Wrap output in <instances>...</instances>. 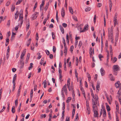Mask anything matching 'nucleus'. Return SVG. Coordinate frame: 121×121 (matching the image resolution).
Instances as JSON below:
<instances>
[{
    "instance_id": "1",
    "label": "nucleus",
    "mask_w": 121,
    "mask_h": 121,
    "mask_svg": "<svg viewBox=\"0 0 121 121\" xmlns=\"http://www.w3.org/2000/svg\"><path fill=\"white\" fill-rule=\"evenodd\" d=\"M64 91L66 95H67V91L66 87V85L65 84L64 86L62 88L61 90V95L62 97H63V99H65V95H64Z\"/></svg>"
},
{
    "instance_id": "2",
    "label": "nucleus",
    "mask_w": 121,
    "mask_h": 121,
    "mask_svg": "<svg viewBox=\"0 0 121 121\" xmlns=\"http://www.w3.org/2000/svg\"><path fill=\"white\" fill-rule=\"evenodd\" d=\"M62 42L64 44V47L65 48L64 49V53H65V56H66V55L67 54V48L66 47V44L65 43V40L64 38H62Z\"/></svg>"
},
{
    "instance_id": "3",
    "label": "nucleus",
    "mask_w": 121,
    "mask_h": 121,
    "mask_svg": "<svg viewBox=\"0 0 121 121\" xmlns=\"http://www.w3.org/2000/svg\"><path fill=\"white\" fill-rule=\"evenodd\" d=\"M108 36L110 37L112 36V27H111V28H108Z\"/></svg>"
},
{
    "instance_id": "4",
    "label": "nucleus",
    "mask_w": 121,
    "mask_h": 121,
    "mask_svg": "<svg viewBox=\"0 0 121 121\" xmlns=\"http://www.w3.org/2000/svg\"><path fill=\"white\" fill-rule=\"evenodd\" d=\"M92 108L93 109H95V105H96L97 104V100H94L93 99H92Z\"/></svg>"
},
{
    "instance_id": "5",
    "label": "nucleus",
    "mask_w": 121,
    "mask_h": 121,
    "mask_svg": "<svg viewBox=\"0 0 121 121\" xmlns=\"http://www.w3.org/2000/svg\"><path fill=\"white\" fill-rule=\"evenodd\" d=\"M113 69L114 70V72H115V71H117L120 70L119 67L117 65L113 66Z\"/></svg>"
},
{
    "instance_id": "6",
    "label": "nucleus",
    "mask_w": 121,
    "mask_h": 121,
    "mask_svg": "<svg viewBox=\"0 0 121 121\" xmlns=\"http://www.w3.org/2000/svg\"><path fill=\"white\" fill-rule=\"evenodd\" d=\"M69 91H74L73 90V82H71L70 86L67 87Z\"/></svg>"
},
{
    "instance_id": "7",
    "label": "nucleus",
    "mask_w": 121,
    "mask_h": 121,
    "mask_svg": "<svg viewBox=\"0 0 121 121\" xmlns=\"http://www.w3.org/2000/svg\"><path fill=\"white\" fill-rule=\"evenodd\" d=\"M21 21V25L22 24L23 22V14L22 13H21L20 14L19 16V21Z\"/></svg>"
},
{
    "instance_id": "8",
    "label": "nucleus",
    "mask_w": 121,
    "mask_h": 121,
    "mask_svg": "<svg viewBox=\"0 0 121 121\" xmlns=\"http://www.w3.org/2000/svg\"><path fill=\"white\" fill-rule=\"evenodd\" d=\"M65 14V12L63 7L62 8L61 11V15L62 17H64Z\"/></svg>"
},
{
    "instance_id": "9",
    "label": "nucleus",
    "mask_w": 121,
    "mask_h": 121,
    "mask_svg": "<svg viewBox=\"0 0 121 121\" xmlns=\"http://www.w3.org/2000/svg\"><path fill=\"white\" fill-rule=\"evenodd\" d=\"M38 15V13L37 12H35L32 15V19L33 20L35 19L37 17Z\"/></svg>"
},
{
    "instance_id": "10",
    "label": "nucleus",
    "mask_w": 121,
    "mask_h": 121,
    "mask_svg": "<svg viewBox=\"0 0 121 121\" xmlns=\"http://www.w3.org/2000/svg\"><path fill=\"white\" fill-rule=\"evenodd\" d=\"M88 27V24H86L85 25L83 29L82 30V31H81V32H85L87 30V29Z\"/></svg>"
},
{
    "instance_id": "11",
    "label": "nucleus",
    "mask_w": 121,
    "mask_h": 121,
    "mask_svg": "<svg viewBox=\"0 0 121 121\" xmlns=\"http://www.w3.org/2000/svg\"><path fill=\"white\" fill-rule=\"evenodd\" d=\"M94 112V117H98V113L97 111L95 109H93Z\"/></svg>"
},
{
    "instance_id": "12",
    "label": "nucleus",
    "mask_w": 121,
    "mask_h": 121,
    "mask_svg": "<svg viewBox=\"0 0 121 121\" xmlns=\"http://www.w3.org/2000/svg\"><path fill=\"white\" fill-rule=\"evenodd\" d=\"M30 25V23L29 22V20L28 22H27L26 24V31H27L28 30L29 28V26Z\"/></svg>"
},
{
    "instance_id": "13",
    "label": "nucleus",
    "mask_w": 121,
    "mask_h": 121,
    "mask_svg": "<svg viewBox=\"0 0 121 121\" xmlns=\"http://www.w3.org/2000/svg\"><path fill=\"white\" fill-rule=\"evenodd\" d=\"M101 75L102 76H104L105 74V71L103 68L102 67L100 70Z\"/></svg>"
},
{
    "instance_id": "14",
    "label": "nucleus",
    "mask_w": 121,
    "mask_h": 121,
    "mask_svg": "<svg viewBox=\"0 0 121 121\" xmlns=\"http://www.w3.org/2000/svg\"><path fill=\"white\" fill-rule=\"evenodd\" d=\"M86 108L88 111V114L89 115L90 113V109L89 105V104H86Z\"/></svg>"
},
{
    "instance_id": "15",
    "label": "nucleus",
    "mask_w": 121,
    "mask_h": 121,
    "mask_svg": "<svg viewBox=\"0 0 121 121\" xmlns=\"http://www.w3.org/2000/svg\"><path fill=\"white\" fill-rule=\"evenodd\" d=\"M120 84V82L119 81H117L116 83H115V85L116 88H117L119 87Z\"/></svg>"
},
{
    "instance_id": "16",
    "label": "nucleus",
    "mask_w": 121,
    "mask_h": 121,
    "mask_svg": "<svg viewBox=\"0 0 121 121\" xmlns=\"http://www.w3.org/2000/svg\"><path fill=\"white\" fill-rule=\"evenodd\" d=\"M103 109V117H105L106 116V112L105 110V108H104L103 107L102 108Z\"/></svg>"
},
{
    "instance_id": "17",
    "label": "nucleus",
    "mask_w": 121,
    "mask_h": 121,
    "mask_svg": "<svg viewBox=\"0 0 121 121\" xmlns=\"http://www.w3.org/2000/svg\"><path fill=\"white\" fill-rule=\"evenodd\" d=\"M109 78L111 80L114 81L115 80V78L112 74H110Z\"/></svg>"
},
{
    "instance_id": "18",
    "label": "nucleus",
    "mask_w": 121,
    "mask_h": 121,
    "mask_svg": "<svg viewBox=\"0 0 121 121\" xmlns=\"http://www.w3.org/2000/svg\"><path fill=\"white\" fill-rule=\"evenodd\" d=\"M92 52H93V53H94V48L93 49V50H92V47H90V52L89 53L90 55H92Z\"/></svg>"
},
{
    "instance_id": "19",
    "label": "nucleus",
    "mask_w": 121,
    "mask_h": 121,
    "mask_svg": "<svg viewBox=\"0 0 121 121\" xmlns=\"http://www.w3.org/2000/svg\"><path fill=\"white\" fill-rule=\"evenodd\" d=\"M19 16V13H18V11H17L16 13H15V18H14L15 19H17Z\"/></svg>"
},
{
    "instance_id": "20",
    "label": "nucleus",
    "mask_w": 121,
    "mask_h": 121,
    "mask_svg": "<svg viewBox=\"0 0 121 121\" xmlns=\"http://www.w3.org/2000/svg\"><path fill=\"white\" fill-rule=\"evenodd\" d=\"M106 109L108 112V111H109L110 110V108L108 104L106 103Z\"/></svg>"
},
{
    "instance_id": "21",
    "label": "nucleus",
    "mask_w": 121,
    "mask_h": 121,
    "mask_svg": "<svg viewBox=\"0 0 121 121\" xmlns=\"http://www.w3.org/2000/svg\"><path fill=\"white\" fill-rule=\"evenodd\" d=\"M82 26L83 25H80L78 27V30H79L80 31V33H82L83 32H81V31H82V28L81 27V26Z\"/></svg>"
},
{
    "instance_id": "22",
    "label": "nucleus",
    "mask_w": 121,
    "mask_h": 121,
    "mask_svg": "<svg viewBox=\"0 0 121 121\" xmlns=\"http://www.w3.org/2000/svg\"><path fill=\"white\" fill-rule=\"evenodd\" d=\"M59 27L62 33L63 34H64V30L63 28L61 25L59 26Z\"/></svg>"
},
{
    "instance_id": "23",
    "label": "nucleus",
    "mask_w": 121,
    "mask_h": 121,
    "mask_svg": "<svg viewBox=\"0 0 121 121\" xmlns=\"http://www.w3.org/2000/svg\"><path fill=\"white\" fill-rule=\"evenodd\" d=\"M101 49L103 48V36L101 34Z\"/></svg>"
},
{
    "instance_id": "24",
    "label": "nucleus",
    "mask_w": 121,
    "mask_h": 121,
    "mask_svg": "<svg viewBox=\"0 0 121 121\" xmlns=\"http://www.w3.org/2000/svg\"><path fill=\"white\" fill-rule=\"evenodd\" d=\"M70 78H69L67 80V87H69L70 86Z\"/></svg>"
},
{
    "instance_id": "25",
    "label": "nucleus",
    "mask_w": 121,
    "mask_h": 121,
    "mask_svg": "<svg viewBox=\"0 0 121 121\" xmlns=\"http://www.w3.org/2000/svg\"><path fill=\"white\" fill-rule=\"evenodd\" d=\"M30 54L29 53H28L27 56V57L26 58V62H27L29 60L30 57Z\"/></svg>"
},
{
    "instance_id": "26",
    "label": "nucleus",
    "mask_w": 121,
    "mask_h": 121,
    "mask_svg": "<svg viewBox=\"0 0 121 121\" xmlns=\"http://www.w3.org/2000/svg\"><path fill=\"white\" fill-rule=\"evenodd\" d=\"M96 88L97 90H99L100 89L99 84L98 83L96 86Z\"/></svg>"
},
{
    "instance_id": "27",
    "label": "nucleus",
    "mask_w": 121,
    "mask_h": 121,
    "mask_svg": "<svg viewBox=\"0 0 121 121\" xmlns=\"http://www.w3.org/2000/svg\"><path fill=\"white\" fill-rule=\"evenodd\" d=\"M69 11L70 12L72 13V14H73V9L72 7H69Z\"/></svg>"
},
{
    "instance_id": "28",
    "label": "nucleus",
    "mask_w": 121,
    "mask_h": 121,
    "mask_svg": "<svg viewBox=\"0 0 121 121\" xmlns=\"http://www.w3.org/2000/svg\"><path fill=\"white\" fill-rule=\"evenodd\" d=\"M12 112L13 113H14L15 112V107L14 106H13L12 108Z\"/></svg>"
},
{
    "instance_id": "29",
    "label": "nucleus",
    "mask_w": 121,
    "mask_h": 121,
    "mask_svg": "<svg viewBox=\"0 0 121 121\" xmlns=\"http://www.w3.org/2000/svg\"><path fill=\"white\" fill-rule=\"evenodd\" d=\"M30 38L29 39V40L27 42L26 45L28 47L29 46L30 44Z\"/></svg>"
},
{
    "instance_id": "30",
    "label": "nucleus",
    "mask_w": 121,
    "mask_h": 121,
    "mask_svg": "<svg viewBox=\"0 0 121 121\" xmlns=\"http://www.w3.org/2000/svg\"><path fill=\"white\" fill-rule=\"evenodd\" d=\"M75 77L77 78V79H78V73H77V70H75Z\"/></svg>"
},
{
    "instance_id": "31",
    "label": "nucleus",
    "mask_w": 121,
    "mask_h": 121,
    "mask_svg": "<svg viewBox=\"0 0 121 121\" xmlns=\"http://www.w3.org/2000/svg\"><path fill=\"white\" fill-rule=\"evenodd\" d=\"M23 0H18L16 2V4L18 5L20 4Z\"/></svg>"
},
{
    "instance_id": "32",
    "label": "nucleus",
    "mask_w": 121,
    "mask_h": 121,
    "mask_svg": "<svg viewBox=\"0 0 121 121\" xmlns=\"http://www.w3.org/2000/svg\"><path fill=\"white\" fill-rule=\"evenodd\" d=\"M71 99V98L70 97H69L68 98V99L67 100L66 102L67 103H68L70 101Z\"/></svg>"
},
{
    "instance_id": "33",
    "label": "nucleus",
    "mask_w": 121,
    "mask_h": 121,
    "mask_svg": "<svg viewBox=\"0 0 121 121\" xmlns=\"http://www.w3.org/2000/svg\"><path fill=\"white\" fill-rule=\"evenodd\" d=\"M18 99L17 98L15 100V105L16 106H17L18 104Z\"/></svg>"
},
{
    "instance_id": "34",
    "label": "nucleus",
    "mask_w": 121,
    "mask_h": 121,
    "mask_svg": "<svg viewBox=\"0 0 121 121\" xmlns=\"http://www.w3.org/2000/svg\"><path fill=\"white\" fill-rule=\"evenodd\" d=\"M30 31H29L27 34V36L26 37V39H27L29 37V36L30 35Z\"/></svg>"
},
{
    "instance_id": "35",
    "label": "nucleus",
    "mask_w": 121,
    "mask_h": 121,
    "mask_svg": "<svg viewBox=\"0 0 121 121\" xmlns=\"http://www.w3.org/2000/svg\"><path fill=\"white\" fill-rule=\"evenodd\" d=\"M52 38L53 39H54L55 38V33L54 32H52Z\"/></svg>"
},
{
    "instance_id": "36",
    "label": "nucleus",
    "mask_w": 121,
    "mask_h": 121,
    "mask_svg": "<svg viewBox=\"0 0 121 121\" xmlns=\"http://www.w3.org/2000/svg\"><path fill=\"white\" fill-rule=\"evenodd\" d=\"M80 90L81 91H82V93H85V92L83 88L82 87H80Z\"/></svg>"
},
{
    "instance_id": "37",
    "label": "nucleus",
    "mask_w": 121,
    "mask_h": 121,
    "mask_svg": "<svg viewBox=\"0 0 121 121\" xmlns=\"http://www.w3.org/2000/svg\"><path fill=\"white\" fill-rule=\"evenodd\" d=\"M91 9V8H90L88 7L86 8L85 9V11L86 12H88Z\"/></svg>"
},
{
    "instance_id": "38",
    "label": "nucleus",
    "mask_w": 121,
    "mask_h": 121,
    "mask_svg": "<svg viewBox=\"0 0 121 121\" xmlns=\"http://www.w3.org/2000/svg\"><path fill=\"white\" fill-rule=\"evenodd\" d=\"M66 62H64V69L65 71H66Z\"/></svg>"
},
{
    "instance_id": "39",
    "label": "nucleus",
    "mask_w": 121,
    "mask_h": 121,
    "mask_svg": "<svg viewBox=\"0 0 121 121\" xmlns=\"http://www.w3.org/2000/svg\"><path fill=\"white\" fill-rule=\"evenodd\" d=\"M16 33H14L13 32H12V36H11V39H12L13 38L14 39V35H16Z\"/></svg>"
},
{
    "instance_id": "40",
    "label": "nucleus",
    "mask_w": 121,
    "mask_h": 121,
    "mask_svg": "<svg viewBox=\"0 0 121 121\" xmlns=\"http://www.w3.org/2000/svg\"><path fill=\"white\" fill-rule=\"evenodd\" d=\"M117 94L120 96L121 95V88H120Z\"/></svg>"
},
{
    "instance_id": "41",
    "label": "nucleus",
    "mask_w": 121,
    "mask_h": 121,
    "mask_svg": "<svg viewBox=\"0 0 121 121\" xmlns=\"http://www.w3.org/2000/svg\"><path fill=\"white\" fill-rule=\"evenodd\" d=\"M58 71L59 72V75H61V71L60 68H59Z\"/></svg>"
},
{
    "instance_id": "42",
    "label": "nucleus",
    "mask_w": 121,
    "mask_h": 121,
    "mask_svg": "<svg viewBox=\"0 0 121 121\" xmlns=\"http://www.w3.org/2000/svg\"><path fill=\"white\" fill-rule=\"evenodd\" d=\"M82 44V42L81 41H80L79 43L78 46L79 48H80Z\"/></svg>"
},
{
    "instance_id": "43",
    "label": "nucleus",
    "mask_w": 121,
    "mask_h": 121,
    "mask_svg": "<svg viewBox=\"0 0 121 121\" xmlns=\"http://www.w3.org/2000/svg\"><path fill=\"white\" fill-rule=\"evenodd\" d=\"M37 2H36V3H35V5L34 6V7L33 8V10L34 11L35 10V9L36 8L37 6Z\"/></svg>"
},
{
    "instance_id": "44",
    "label": "nucleus",
    "mask_w": 121,
    "mask_h": 121,
    "mask_svg": "<svg viewBox=\"0 0 121 121\" xmlns=\"http://www.w3.org/2000/svg\"><path fill=\"white\" fill-rule=\"evenodd\" d=\"M104 26H106V22L105 20V16L104 15Z\"/></svg>"
},
{
    "instance_id": "45",
    "label": "nucleus",
    "mask_w": 121,
    "mask_h": 121,
    "mask_svg": "<svg viewBox=\"0 0 121 121\" xmlns=\"http://www.w3.org/2000/svg\"><path fill=\"white\" fill-rule=\"evenodd\" d=\"M73 46H72L70 47V51L71 53L73 52Z\"/></svg>"
},
{
    "instance_id": "46",
    "label": "nucleus",
    "mask_w": 121,
    "mask_h": 121,
    "mask_svg": "<svg viewBox=\"0 0 121 121\" xmlns=\"http://www.w3.org/2000/svg\"><path fill=\"white\" fill-rule=\"evenodd\" d=\"M76 66H78V58L77 57H76Z\"/></svg>"
},
{
    "instance_id": "47",
    "label": "nucleus",
    "mask_w": 121,
    "mask_h": 121,
    "mask_svg": "<svg viewBox=\"0 0 121 121\" xmlns=\"http://www.w3.org/2000/svg\"><path fill=\"white\" fill-rule=\"evenodd\" d=\"M56 20H57V21L58 22V12L57 11V12L56 13Z\"/></svg>"
},
{
    "instance_id": "48",
    "label": "nucleus",
    "mask_w": 121,
    "mask_h": 121,
    "mask_svg": "<svg viewBox=\"0 0 121 121\" xmlns=\"http://www.w3.org/2000/svg\"><path fill=\"white\" fill-rule=\"evenodd\" d=\"M116 109L117 110L116 112H118L119 111V106L118 105H116Z\"/></svg>"
},
{
    "instance_id": "49",
    "label": "nucleus",
    "mask_w": 121,
    "mask_h": 121,
    "mask_svg": "<svg viewBox=\"0 0 121 121\" xmlns=\"http://www.w3.org/2000/svg\"><path fill=\"white\" fill-rule=\"evenodd\" d=\"M96 19V15H94V23H95Z\"/></svg>"
},
{
    "instance_id": "50",
    "label": "nucleus",
    "mask_w": 121,
    "mask_h": 121,
    "mask_svg": "<svg viewBox=\"0 0 121 121\" xmlns=\"http://www.w3.org/2000/svg\"><path fill=\"white\" fill-rule=\"evenodd\" d=\"M48 19V18H46L44 19L43 22V24L44 25H45V24L47 20Z\"/></svg>"
},
{
    "instance_id": "51",
    "label": "nucleus",
    "mask_w": 121,
    "mask_h": 121,
    "mask_svg": "<svg viewBox=\"0 0 121 121\" xmlns=\"http://www.w3.org/2000/svg\"><path fill=\"white\" fill-rule=\"evenodd\" d=\"M62 25L65 28L67 26V24L65 23H63L62 24Z\"/></svg>"
},
{
    "instance_id": "52",
    "label": "nucleus",
    "mask_w": 121,
    "mask_h": 121,
    "mask_svg": "<svg viewBox=\"0 0 121 121\" xmlns=\"http://www.w3.org/2000/svg\"><path fill=\"white\" fill-rule=\"evenodd\" d=\"M44 60V58H42L41 59V62H40V64H41V65H42L43 63V62Z\"/></svg>"
},
{
    "instance_id": "53",
    "label": "nucleus",
    "mask_w": 121,
    "mask_h": 121,
    "mask_svg": "<svg viewBox=\"0 0 121 121\" xmlns=\"http://www.w3.org/2000/svg\"><path fill=\"white\" fill-rule=\"evenodd\" d=\"M59 79L60 80V81H63V80H61V79L62 78V75H59Z\"/></svg>"
},
{
    "instance_id": "54",
    "label": "nucleus",
    "mask_w": 121,
    "mask_h": 121,
    "mask_svg": "<svg viewBox=\"0 0 121 121\" xmlns=\"http://www.w3.org/2000/svg\"><path fill=\"white\" fill-rule=\"evenodd\" d=\"M75 119H76L78 120L79 119L78 114V113H77L76 115Z\"/></svg>"
},
{
    "instance_id": "55",
    "label": "nucleus",
    "mask_w": 121,
    "mask_h": 121,
    "mask_svg": "<svg viewBox=\"0 0 121 121\" xmlns=\"http://www.w3.org/2000/svg\"><path fill=\"white\" fill-rule=\"evenodd\" d=\"M3 38V36L2 35L1 32L0 31V39L1 40Z\"/></svg>"
},
{
    "instance_id": "56",
    "label": "nucleus",
    "mask_w": 121,
    "mask_h": 121,
    "mask_svg": "<svg viewBox=\"0 0 121 121\" xmlns=\"http://www.w3.org/2000/svg\"><path fill=\"white\" fill-rule=\"evenodd\" d=\"M78 40H75V48H76L77 47V46L78 44Z\"/></svg>"
},
{
    "instance_id": "57",
    "label": "nucleus",
    "mask_w": 121,
    "mask_h": 121,
    "mask_svg": "<svg viewBox=\"0 0 121 121\" xmlns=\"http://www.w3.org/2000/svg\"><path fill=\"white\" fill-rule=\"evenodd\" d=\"M98 57L99 59H100V58H103L104 57V56L101 54H99V55Z\"/></svg>"
},
{
    "instance_id": "58",
    "label": "nucleus",
    "mask_w": 121,
    "mask_h": 121,
    "mask_svg": "<svg viewBox=\"0 0 121 121\" xmlns=\"http://www.w3.org/2000/svg\"><path fill=\"white\" fill-rule=\"evenodd\" d=\"M41 118L44 117L45 118L46 116V115L45 114H42L41 115Z\"/></svg>"
},
{
    "instance_id": "59",
    "label": "nucleus",
    "mask_w": 121,
    "mask_h": 121,
    "mask_svg": "<svg viewBox=\"0 0 121 121\" xmlns=\"http://www.w3.org/2000/svg\"><path fill=\"white\" fill-rule=\"evenodd\" d=\"M110 37V39L111 40V42L113 43H114V42L113 41V37H112V36L109 37Z\"/></svg>"
},
{
    "instance_id": "60",
    "label": "nucleus",
    "mask_w": 121,
    "mask_h": 121,
    "mask_svg": "<svg viewBox=\"0 0 121 121\" xmlns=\"http://www.w3.org/2000/svg\"><path fill=\"white\" fill-rule=\"evenodd\" d=\"M46 52L47 55H49L50 54V52L48 50H46Z\"/></svg>"
},
{
    "instance_id": "61",
    "label": "nucleus",
    "mask_w": 121,
    "mask_h": 121,
    "mask_svg": "<svg viewBox=\"0 0 121 121\" xmlns=\"http://www.w3.org/2000/svg\"><path fill=\"white\" fill-rule=\"evenodd\" d=\"M56 50V49L55 47L54 46H53V52H55Z\"/></svg>"
},
{
    "instance_id": "62",
    "label": "nucleus",
    "mask_w": 121,
    "mask_h": 121,
    "mask_svg": "<svg viewBox=\"0 0 121 121\" xmlns=\"http://www.w3.org/2000/svg\"><path fill=\"white\" fill-rule=\"evenodd\" d=\"M26 52V50L25 49L23 50L22 53V54H24V55H25Z\"/></svg>"
},
{
    "instance_id": "63",
    "label": "nucleus",
    "mask_w": 121,
    "mask_h": 121,
    "mask_svg": "<svg viewBox=\"0 0 121 121\" xmlns=\"http://www.w3.org/2000/svg\"><path fill=\"white\" fill-rule=\"evenodd\" d=\"M53 55L52 54H50L49 55V58L50 59H52L53 58Z\"/></svg>"
},
{
    "instance_id": "64",
    "label": "nucleus",
    "mask_w": 121,
    "mask_h": 121,
    "mask_svg": "<svg viewBox=\"0 0 121 121\" xmlns=\"http://www.w3.org/2000/svg\"><path fill=\"white\" fill-rule=\"evenodd\" d=\"M10 4V2L9 1H8L6 4V6H8Z\"/></svg>"
}]
</instances>
